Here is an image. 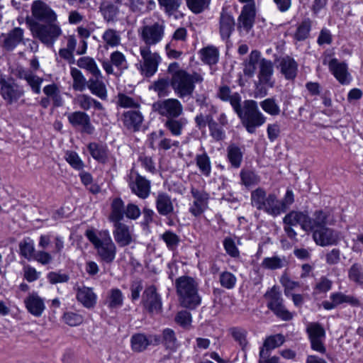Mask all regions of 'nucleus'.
<instances>
[{"label":"nucleus","mask_w":363,"mask_h":363,"mask_svg":"<svg viewBox=\"0 0 363 363\" xmlns=\"http://www.w3.org/2000/svg\"><path fill=\"white\" fill-rule=\"evenodd\" d=\"M175 287L180 305L186 308L195 309L201 303L199 294V283L193 277L182 276L175 280Z\"/></svg>","instance_id":"obj_3"},{"label":"nucleus","mask_w":363,"mask_h":363,"mask_svg":"<svg viewBox=\"0 0 363 363\" xmlns=\"http://www.w3.org/2000/svg\"><path fill=\"white\" fill-rule=\"evenodd\" d=\"M101 65L107 74H113L114 73L113 67L121 72L127 69L128 67V63L125 55L118 50L111 52L110 60H104Z\"/></svg>","instance_id":"obj_23"},{"label":"nucleus","mask_w":363,"mask_h":363,"mask_svg":"<svg viewBox=\"0 0 363 363\" xmlns=\"http://www.w3.org/2000/svg\"><path fill=\"white\" fill-rule=\"evenodd\" d=\"M161 238L165 242L167 248L170 250H174L180 242L179 236L171 230L165 231L161 235Z\"/></svg>","instance_id":"obj_58"},{"label":"nucleus","mask_w":363,"mask_h":363,"mask_svg":"<svg viewBox=\"0 0 363 363\" xmlns=\"http://www.w3.org/2000/svg\"><path fill=\"white\" fill-rule=\"evenodd\" d=\"M218 96L220 100L230 104L247 133H255L257 128L266 123L267 117L259 111L256 101L245 100L242 106L240 94L232 93L228 86H222L219 88Z\"/></svg>","instance_id":"obj_1"},{"label":"nucleus","mask_w":363,"mask_h":363,"mask_svg":"<svg viewBox=\"0 0 363 363\" xmlns=\"http://www.w3.org/2000/svg\"><path fill=\"white\" fill-rule=\"evenodd\" d=\"M113 225V235L119 247L128 246L134 241L133 229L129 225L123 223H116Z\"/></svg>","instance_id":"obj_25"},{"label":"nucleus","mask_w":363,"mask_h":363,"mask_svg":"<svg viewBox=\"0 0 363 363\" xmlns=\"http://www.w3.org/2000/svg\"><path fill=\"white\" fill-rule=\"evenodd\" d=\"M233 339L244 349L247 345V331L241 328L234 327L230 329Z\"/></svg>","instance_id":"obj_64"},{"label":"nucleus","mask_w":363,"mask_h":363,"mask_svg":"<svg viewBox=\"0 0 363 363\" xmlns=\"http://www.w3.org/2000/svg\"><path fill=\"white\" fill-rule=\"evenodd\" d=\"M277 69L286 80L294 81L298 74V62L291 56L286 55L277 60Z\"/></svg>","instance_id":"obj_21"},{"label":"nucleus","mask_w":363,"mask_h":363,"mask_svg":"<svg viewBox=\"0 0 363 363\" xmlns=\"http://www.w3.org/2000/svg\"><path fill=\"white\" fill-rule=\"evenodd\" d=\"M140 54L141 60L135 64L136 68L144 77H152L158 69L161 57L157 52H152L147 46H140Z\"/></svg>","instance_id":"obj_7"},{"label":"nucleus","mask_w":363,"mask_h":363,"mask_svg":"<svg viewBox=\"0 0 363 363\" xmlns=\"http://www.w3.org/2000/svg\"><path fill=\"white\" fill-rule=\"evenodd\" d=\"M261 52L257 50H252L248 57L243 62V73L248 77H252L256 72L257 66H259Z\"/></svg>","instance_id":"obj_35"},{"label":"nucleus","mask_w":363,"mask_h":363,"mask_svg":"<svg viewBox=\"0 0 363 363\" xmlns=\"http://www.w3.org/2000/svg\"><path fill=\"white\" fill-rule=\"evenodd\" d=\"M65 158L69 165L74 169L82 170L84 169V163L76 152L67 151Z\"/></svg>","instance_id":"obj_60"},{"label":"nucleus","mask_w":363,"mask_h":363,"mask_svg":"<svg viewBox=\"0 0 363 363\" xmlns=\"http://www.w3.org/2000/svg\"><path fill=\"white\" fill-rule=\"evenodd\" d=\"M105 304L111 310L121 308L123 304V295L122 291L117 288L111 289L108 292Z\"/></svg>","instance_id":"obj_42"},{"label":"nucleus","mask_w":363,"mask_h":363,"mask_svg":"<svg viewBox=\"0 0 363 363\" xmlns=\"http://www.w3.org/2000/svg\"><path fill=\"white\" fill-rule=\"evenodd\" d=\"M312 26V21L309 18H304L298 26L294 38L298 41L306 40L309 35Z\"/></svg>","instance_id":"obj_50"},{"label":"nucleus","mask_w":363,"mask_h":363,"mask_svg":"<svg viewBox=\"0 0 363 363\" xmlns=\"http://www.w3.org/2000/svg\"><path fill=\"white\" fill-rule=\"evenodd\" d=\"M219 281L223 287L227 289H232L235 286L237 279L233 273L225 271L220 273Z\"/></svg>","instance_id":"obj_63"},{"label":"nucleus","mask_w":363,"mask_h":363,"mask_svg":"<svg viewBox=\"0 0 363 363\" xmlns=\"http://www.w3.org/2000/svg\"><path fill=\"white\" fill-rule=\"evenodd\" d=\"M125 215L124 202L121 198H115L111 204V213L109 215V220L115 224L121 223Z\"/></svg>","instance_id":"obj_41"},{"label":"nucleus","mask_w":363,"mask_h":363,"mask_svg":"<svg viewBox=\"0 0 363 363\" xmlns=\"http://www.w3.org/2000/svg\"><path fill=\"white\" fill-rule=\"evenodd\" d=\"M150 147L154 150H168L172 147H179V142L164 136V131L159 130L149 136Z\"/></svg>","instance_id":"obj_24"},{"label":"nucleus","mask_w":363,"mask_h":363,"mask_svg":"<svg viewBox=\"0 0 363 363\" xmlns=\"http://www.w3.org/2000/svg\"><path fill=\"white\" fill-rule=\"evenodd\" d=\"M309 340L325 339V331L323 326L318 323H311L306 328Z\"/></svg>","instance_id":"obj_56"},{"label":"nucleus","mask_w":363,"mask_h":363,"mask_svg":"<svg viewBox=\"0 0 363 363\" xmlns=\"http://www.w3.org/2000/svg\"><path fill=\"white\" fill-rule=\"evenodd\" d=\"M315 242L322 247L336 245L340 239L339 233L328 226L313 232Z\"/></svg>","instance_id":"obj_22"},{"label":"nucleus","mask_w":363,"mask_h":363,"mask_svg":"<svg viewBox=\"0 0 363 363\" xmlns=\"http://www.w3.org/2000/svg\"><path fill=\"white\" fill-rule=\"evenodd\" d=\"M24 303L28 311L35 317L41 316L45 309L43 299L35 293L30 294Z\"/></svg>","instance_id":"obj_30"},{"label":"nucleus","mask_w":363,"mask_h":363,"mask_svg":"<svg viewBox=\"0 0 363 363\" xmlns=\"http://www.w3.org/2000/svg\"><path fill=\"white\" fill-rule=\"evenodd\" d=\"M195 161L200 172L204 177H210L211 173V162L206 152L203 151L201 154H197L195 157Z\"/></svg>","instance_id":"obj_46"},{"label":"nucleus","mask_w":363,"mask_h":363,"mask_svg":"<svg viewBox=\"0 0 363 363\" xmlns=\"http://www.w3.org/2000/svg\"><path fill=\"white\" fill-rule=\"evenodd\" d=\"M160 344H162L167 350L172 352L176 351L179 346L174 331L170 328L163 330Z\"/></svg>","instance_id":"obj_43"},{"label":"nucleus","mask_w":363,"mask_h":363,"mask_svg":"<svg viewBox=\"0 0 363 363\" xmlns=\"http://www.w3.org/2000/svg\"><path fill=\"white\" fill-rule=\"evenodd\" d=\"M77 65L79 67L89 72L93 77H101V72L92 57L87 56L80 57Z\"/></svg>","instance_id":"obj_51"},{"label":"nucleus","mask_w":363,"mask_h":363,"mask_svg":"<svg viewBox=\"0 0 363 363\" xmlns=\"http://www.w3.org/2000/svg\"><path fill=\"white\" fill-rule=\"evenodd\" d=\"M102 39L105 43L104 48L118 47L121 44V37L120 33L113 28L106 29L102 35Z\"/></svg>","instance_id":"obj_47"},{"label":"nucleus","mask_w":363,"mask_h":363,"mask_svg":"<svg viewBox=\"0 0 363 363\" xmlns=\"http://www.w3.org/2000/svg\"><path fill=\"white\" fill-rule=\"evenodd\" d=\"M23 35L20 28H15L7 35L2 34L0 36V42L6 50H12L21 42Z\"/></svg>","instance_id":"obj_39"},{"label":"nucleus","mask_w":363,"mask_h":363,"mask_svg":"<svg viewBox=\"0 0 363 363\" xmlns=\"http://www.w3.org/2000/svg\"><path fill=\"white\" fill-rule=\"evenodd\" d=\"M121 120L127 130L137 132L141 128L144 117L139 110H129L122 113Z\"/></svg>","instance_id":"obj_28"},{"label":"nucleus","mask_w":363,"mask_h":363,"mask_svg":"<svg viewBox=\"0 0 363 363\" xmlns=\"http://www.w3.org/2000/svg\"><path fill=\"white\" fill-rule=\"evenodd\" d=\"M156 209L158 213L163 216H167L174 212V205L169 196L165 192H158L155 199Z\"/></svg>","instance_id":"obj_31"},{"label":"nucleus","mask_w":363,"mask_h":363,"mask_svg":"<svg viewBox=\"0 0 363 363\" xmlns=\"http://www.w3.org/2000/svg\"><path fill=\"white\" fill-rule=\"evenodd\" d=\"M285 341L284 335L281 334H276L267 337L263 344V347L259 351L260 358H266L269 354V351L281 346Z\"/></svg>","instance_id":"obj_40"},{"label":"nucleus","mask_w":363,"mask_h":363,"mask_svg":"<svg viewBox=\"0 0 363 363\" xmlns=\"http://www.w3.org/2000/svg\"><path fill=\"white\" fill-rule=\"evenodd\" d=\"M255 4H245L238 17L237 29L240 33L247 34L252 29L256 18Z\"/></svg>","instance_id":"obj_15"},{"label":"nucleus","mask_w":363,"mask_h":363,"mask_svg":"<svg viewBox=\"0 0 363 363\" xmlns=\"http://www.w3.org/2000/svg\"><path fill=\"white\" fill-rule=\"evenodd\" d=\"M129 186L132 192L140 199H145L150 194V181L137 172H131Z\"/></svg>","instance_id":"obj_19"},{"label":"nucleus","mask_w":363,"mask_h":363,"mask_svg":"<svg viewBox=\"0 0 363 363\" xmlns=\"http://www.w3.org/2000/svg\"><path fill=\"white\" fill-rule=\"evenodd\" d=\"M186 123L187 121L185 118H173L165 121L164 127L169 130L172 135L179 136Z\"/></svg>","instance_id":"obj_53"},{"label":"nucleus","mask_w":363,"mask_h":363,"mask_svg":"<svg viewBox=\"0 0 363 363\" xmlns=\"http://www.w3.org/2000/svg\"><path fill=\"white\" fill-rule=\"evenodd\" d=\"M31 9L33 16L38 21L49 23L56 21L57 19L56 13L41 1H33Z\"/></svg>","instance_id":"obj_26"},{"label":"nucleus","mask_w":363,"mask_h":363,"mask_svg":"<svg viewBox=\"0 0 363 363\" xmlns=\"http://www.w3.org/2000/svg\"><path fill=\"white\" fill-rule=\"evenodd\" d=\"M190 192L194 201L189 211L194 217H199L208 207L210 194L203 189H198L194 186H191Z\"/></svg>","instance_id":"obj_14"},{"label":"nucleus","mask_w":363,"mask_h":363,"mask_svg":"<svg viewBox=\"0 0 363 363\" xmlns=\"http://www.w3.org/2000/svg\"><path fill=\"white\" fill-rule=\"evenodd\" d=\"M157 1L160 9L168 16L178 11L182 4V0H157Z\"/></svg>","instance_id":"obj_54"},{"label":"nucleus","mask_w":363,"mask_h":363,"mask_svg":"<svg viewBox=\"0 0 363 363\" xmlns=\"http://www.w3.org/2000/svg\"><path fill=\"white\" fill-rule=\"evenodd\" d=\"M142 304L149 313L159 314L162 311V297L155 286L151 285L145 289L142 296Z\"/></svg>","instance_id":"obj_13"},{"label":"nucleus","mask_w":363,"mask_h":363,"mask_svg":"<svg viewBox=\"0 0 363 363\" xmlns=\"http://www.w3.org/2000/svg\"><path fill=\"white\" fill-rule=\"evenodd\" d=\"M85 235L96 250L99 260L106 264L112 263L116 256L117 248L108 230H87Z\"/></svg>","instance_id":"obj_2"},{"label":"nucleus","mask_w":363,"mask_h":363,"mask_svg":"<svg viewBox=\"0 0 363 363\" xmlns=\"http://www.w3.org/2000/svg\"><path fill=\"white\" fill-rule=\"evenodd\" d=\"M101 77H93L88 80L87 88L90 92L101 100H107L108 92L106 84L101 80Z\"/></svg>","instance_id":"obj_36"},{"label":"nucleus","mask_w":363,"mask_h":363,"mask_svg":"<svg viewBox=\"0 0 363 363\" xmlns=\"http://www.w3.org/2000/svg\"><path fill=\"white\" fill-rule=\"evenodd\" d=\"M348 278L351 281L363 285V268L357 263L353 264L348 271Z\"/></svg>","instance_id":"obj_57"},{"label":"nucleus","mask_w":363,"mask_h":363,"mask_svg":"<svg viewBox=\"0 0 363 363\" xmlns=\"http://www.w3.org/2000/svg\"><path fill=\"white\" fill-rule=\"evenodd\" d=\"M294 201V193L291 190H287L284 199L281 201H279L277 199L276 206L279 211L277 213V216L280 215L281 213H284L289 208L290 205H291Z\"/></svg>","instance_id":"obj_61"},{"label":"nucleus","mask_w":363,"mask_h":363,"mask_svg":"<svg viewBox=\"0 0 363 363\" xmlns=\"http://www.w3.org/2000/svg\"><path fill=\"white\" fill-rule=\"evenodd\" d=\"M203 77L196 72L191 73L184 69L176 71L172 76L170 84L175 94L180 99H189L195 89V84L201 83Z\"/></svg>","instance_id":"obj_5"},{"label":"nucleus","mask_w":363,"mask_h":363,"mask_svg":"<svg viewBox=\"0 0 363 363\" xmlns=\"http://www.w3.org/2000/svg\"><path fill=\"white\" fill-rule=\"evenodd\" d=\"M228 159L234 168H239L242 161L243 154L241 149L235 144L230 145L227 148Z\"/></svg>","instance_id":"obj_52"},{"label":"nucleus","mask_w":363,"mask_h":363,"mask_svg":"<svg viewBox=\"0 0 363 363\" xmlns=\"http://www.w3.org/2000/svg\"><path fill=\"white\" fill-rule=\"evenodd\" d=\"M186 2L194 13L199 14L208 8L211 0H186Z\"/></svg>","instance_id":"obj_59"},{"label":"nucleus","mask_w":363,"mask_h":363,"mask_svg":"<svg viewBox=\"0 0 363 363\" xmlns=\"http://www.w3.org/2000/svg\"><path fill=\"white\" fill-rule=\"evenodd\" d=\"M130 347L134 352H143L150 346H157L161 343V336L156 334L135 333L130 340Z\"/></svg>","instance_id":"obj_12"},{"label":"nucleus","mask_w":363,"mask_h":363,"mask_svg":"<svg viewBox=\"0 0 363 363\" xmlns=\"http://www.w3.org/2000/svg\"><path fill=\"white\" fill-rule=\"evenodd\" d=\"M251 205L259 211H263L274 217L279 212L276 206L277 196L274 194H267L261 187L253 190L250 194Z\"/></svg>","instance_id":"obj_6"},{"label":"nucleus","mask_w":363,"mask_h":363,"mask_svg":"<svg viewBox=\"0 0 363 363\" xmlns=\"http://www.w3.org/2000/svg\"><path fill=\"white\" fill-rule=\"evenodd\" d=\"M235 21L233 14L223 9L218 18V30L220 38L228 42L235 30Z\"/></svg>","instance_id":"obj_20"},{"label":"nucleus","mask_w":363,"mask_h":363,"mask_svg":"<svg viewBox=\"0 0 363 363\" xmlns=\"http://www.w3.org/2000/svg\"><path fill=\"white\" fill-rule=\"evenodd\" d=\"M26 24L33 37L38 38L48 48H52L55 43L62 34L61 26L57 20L56 21L41 23L27 18Z\"/></svg>","instance_id":"obj_4"},{"label":"nucleus","mask_w":363,"mask_h":363,"mask_svg":"<svg viewBox=\"0 0 363 363\" xmlns=\"http://www.w3.org/2000/svg\"><path fill=\"white\" fill-rule=\"evenodd\" d=\"M274 64L266 58L260 61L257 72V82H255L256 89L260 93L263 91V96L267 95V89L272 88L274 86Z\"/></svg>","instance_id":"obj_10"},{"label":"nucleus","mask_w":363,"mask_h":363,"mask_svg":"<svg viewBox=\"0 0 363 363\" xmlns=\"http://www.w3.org/2000/svg\"><path fill=\"white\" fill-rule=\"evenodd\" d=\"M153 110L167 119L179 118L183 113V106L177 99L159 100L152 105Z\"/></svg>","instance_id":"obj_11"},{"label":"nucleus","mask_w":363,"mask_h":363,"mask_svg":"<svg viewBox=\"0 0 363 363\" xmlns=\"http://www.w3.org/2000/svg\"><path fill=\"white\" fill-rule=\"evenodd\" d=\"M74 103L83 111H89L91 108L99 111L104 109L103 104L100 101L86 94H77L74 99Z\"/></svg>","instance_id":"obj_32"},{"label":"nucleus","mask_w":363,"mask_h":363,"mask_svg":"<svg viewBox=\"0 0 363 363\" xmlns=\"http://www.w3.org/2000/svg\"><path fill=\"white\" fill-rule=\"evenodd\" d=\"M287 260L285 256L274 255L263 259L261 266L264 269L275 270L286 266Z\"/></svg>","instance_id":"obj_45"},{"label":"nucleus","mask_w":363,"mask_h":363,"mask_svg":"<svg viewBox=\"0 0 363 363\" xmlns=\"http://www.w3.org/2000/svg\"><path fill=\"white\" fill-rule=\"evenodd\" d=\"M70 74L73 79L72 88L74 90L82 92L87 88L88 80L86 79L79 69L72 67Z\"/></svg>","instance_id":"obj_49"},{"label":"nucleus","mask_w":363,"mask_h":363,"mask_svg":"<svg viewBox=\"0 0 363 363\" xmlns=\"http://www.w3.org/2000/svg\"><path fill=\"white\" fill-rule=\"evenodd\" d=\"M262 109L267 114L276 116L279 115L281 108L274 98H267L259 103Z\"/></svg>","instance_id":"obj_55"},{"label":"nucleus","mask_w":363,"mask_h":363,"mask_svg":"<svg viewBox=\"0 0 363 363\" xmlns=\"http://www.w3.org/2000/svg\"><path fill=\"white\" fill-rule=\"evenodd\" d=\"M342 303H347L353 307H359L361 302L359 299L352 295H346L342 292H333L330 295V301H324L322 306L325 310H333Z\"/></svg>","instance_id":"obj_17"},{"label":"nucleus","mask_w":363,"mask_h":363,"mask_svg":"<svg viewBox=\"0 0 363 363\" xmlns=\"http://www.w3.org/2000/svg\"><path fill=\"white\" fill-rule=\"evenodd\" d=\"M99 12L104 20L107 22H114L116 21L119 13V8L110 0H103L99 5Z\"/></svg>","instance_id":"obj_34"},{"label":"nucleus","mask_w":363,"mask_h":363,"mask_svg":"<svg viewBox=\"0 0 363 363\" xmlns=\"http://www.w3.org/2000/svg\"><path fill=\"white\" fill-rule=\"evenodd\" d=\"M24 79L30 86L33 93L38 94L40 93V85L43 79L32 73L24 74Z\"/></svg>","instance_id":"obj_62"},{"label":"nucleus","mask_w":363,"mask_h":363,"mask_svg":"<svg viewBox=\"0 0 363 363\" xmlns=\"http://www.w3.org/2000/svg\"><path fill=\"white\" fill-rule=\"evenodd\" d=\"M96 298L97 296L91 288L82 286L77 289V299L86 308H94Z\"/></svg>","instance_id":"obj_38"},{"label":"nucleus","mask_w":363,"mask_h":363,"mask_svg":"<svg viewBox=\"0 0 363 363\" xmlns=\"http://www.w3.org/2000/svg\"><path fill=\"white\" fill-rule=\"evenodd\" d=\"M335 220L333 214L328 210H317L313 213L312 217L308 216L307 231H315L321 228L332 225L335 223Z\"/></svg>","instance_id":"obj_18"},{"label":"nucleus","mask_w":363,"mask_h":363,"mask_svg":"<svg viewBox=\"0 0 363 363\" xmlns=\"http://www.w3.org/2000/svg\"><path fill=\"white\" fill-rule=\"evenodd\" d=\"M307 213L296 211L289 212L283 218L284 225H289L291 226L300 225L301 228L305 231H307V228L309 227V225H307Z\"/></svg>","instance_id":"obj_37"},{"label":"nucleus","mask_w":363,"mask_h":363,"mask_svg":"<svg viewBox=\"0 0 363 363\" xmlns=\"http://www.w3.org/2000/svg\"><path fill=\"white\" fill-rule=\"evenodd\" d=\"M328 67L335 79L342 85L349 84L352 77L348 72L347 63L339 62L337 59L333 58L328 62Z\"/></svg>","instance_id":"obj_27"},{"label":"nucleus","mask_w":363,"mask_h":363,"mask_svg":"<svg viewBox=\"0 0 363 363\" xmlns=\"http://www.w3.org/2000/svg\"><path fill=\"white\" fill-rule=\"evenodd\" d=\"M0 86L2 97L9 103L16 101L20 96L18 86L13 79L1 78Z\"/></svg>","instance_id":"obj_29"},{"label":"nucleus","mask_w":363,"mask_h":363,"mask_svg":"<svg viewBox=\"0 0 363 363\" xmlns=\"http://www.w3.org/2000/svg\"><path fill=\"white\" fill-rule=\"evenodd\" d=\"M165 30V23L163 21H157L152 24H147L143 21V25L138 30V35L140 40L145 43L144 46L155 45L160 43L164 36Z\"/></svg>","instance_id":"obj_8"},{"label":"nucleus","mask_w":363,"mask_h":363,"mask_svg":"<svg viewBox=\"0 0 363 363\" xmlns=\"http://www.w3.org/2000/svg\"><path fill=\"white\" fill-rule=\"evenodd\" d=\"M200 59L201 61L207 65H215L218 61L219 51L213 45H209L202 48L199 51Z\"/></svg>","instance_id":"obj_44"},{"label":"nucleus","mask_w":363,"mask_h":363,"mask_svg":"<svg viewBox=\"0 0 363 363\" xmlns=\"http://www.w3.org/2000/svg\"><path fill=\"white\" fill-rule=\"evenodd\" d=\"M264 297L267 300V308L278 318L283 320H290L293 318L291 313L285 308L281 294L277 286H274L268 290Z\"/></svg>","instance_id":"obj_9"},{"label":"nucleus","mask_w":363,"mask_h":363,"mask_svg":"<svg viewBox=\"0 0 363 363\" xmlns=\"http://www.w3.org/2000/svg\"><path fill=\"white\" fill-rule=\"evenodd\" d=\"M241 184L246 188H252L260 182V177L253 170L242 169L240 172Z\"/></svg>","instance_id":"obj_48"},{"label":"nucleus","mask_w":363,"mask_h":363,"mask_svg":"<svg viewBox=\"0 0 363 363\" xmlns=\"http://www.w3.org/2000/svg\"><path fill=\"white\" fill-rule=\"evenodd\" d=\"M67 120L74 128L80 129L81 132L88 135L94 133L95 128L92 125L90 116L83 111H76L67 115Z\"/></svg>","instance_id":"obj_16"},{"label":"nucleus","mask_w":363,"mask_h":363,"mask_svg":"<svg viewBox=\"0 0 363 363\" xmlns=\"http://www.w3.org/2000/svg\"><path fill=\"white\" fill-rule=\"evenodd\" d=\"M87 149L91 156L99 163L106 164L108 161L109 151L106 145L99 143H90Z\"/></svg>","instance_id":"obj_33"}]
</instances>
